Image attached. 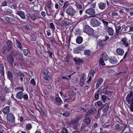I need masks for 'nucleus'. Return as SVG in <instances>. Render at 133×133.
<instances>
[{"label": "nucleus", "instance_id": "f257e3e1", "mask_svg": "<svg viewBox=\"0 0 133 133\" xmlns=\"http://www.w3.org/2000/svg\"><path fill=\"white\" fill-rule=\"evenodd\" d=\"M126 99L127 103L129 104H130L129 107V109L132 111L133 112V103L131 101L133 100V95L132 91H130L129 93L127 95Z\"/></svg>", "mask_w": 133, "mask_h": 133}, {"label": "nucleus", "instance_id": "f03ea898", "mask_svg": "<svg viewBox=\"0 0 133 133\" xmlns=\"http://www.w3.org/2000/svg\"><path fill=\"white\" fill-rule=\"evenodd\" d=\"M83 30L84 32L89 35H92L94 33L92 29L88 25H85L84 27Z\"/></svg>", "mask_w": 133, "mask_h": 133}, {"label": "nucleus", "instance_id": "7ed1b4c3", "mask_svg": "<svg viewBox=\"0 0 133 133\" xmlns=\"http://www.w3.org/2000/svg\"><path fill=\"white\" fill-rule=\"evenodd\" d=\"M7 121L12 124L15 122V117L14 115L11 113H8L6 116Z\"/></svg>", "mask_w": 133, "mask_h": 133}, {"label": "nucleus", "instance_id": "20e7f679", "mask_svg": "<svg viewBox=\"0 0 133 133\" xmlns=\"http://www.w3.org/2000/svg\"><path fill=\"white\" fill-rule=\"evenodd\" d=\"M76 12L75 10L71 6L69 7L66 10L67 14L71 16L74 15Z\"/></svg>", "mask_w": 133, "mask_h": 133}, {"label": "nucleus", "instance_id": "39448f33", "mask_svg": "<svg viewBox=\"0 0 133 133\" xmlns=\"http://www.w3.org/2000/svg\"><path fill=\"white\" fill-rule=\"evenodd\" d=\"M90 23L91 26L93 27L97 26L100 24L98 20L95 18H92L90 19Z\"/></svg>", "mask_w": 133, "mask_h": 133}, {"label": "nucleus", "instance_id": "423d86ee", "mask_svg": "<svg viewBox=\"0 0 133 133\" xmlns=\"http://www.w3.org/2000/svg\"><path fill=\"white\" fill-rule=\"evenodd\" d=\"M85 12L86 14L91 15L90 17L96 16L94 15L95 13V10L92 8H90L87 9L85 11Z\"/></svg>", "mask_w": 133, "mask_h": 133}, {"label": "nucleus", "instance_id": "0eeeda50", "mask_svg": "<svg viewBox=\"0 0 133 133\" xmlns=\"http://www.w3.org/2000/svg\"><path fill=\"white\" fill-rule=\"evenodd\" d=\"M118 58L117 56H114L109 58V61L110 63L113 64H115L118 62Z\"/></svg>", "mask_w": 133, "mask_h": 133}, {"label": "nucleus", "instance_id": "6e6552de", "mask_svg": "<svg viewBox=\"0 0 133 133\" xmlns=\"http://www.w3.org/2000/svg\"><path fill=\"white\" fill-rule=\"evenodd\" d=\"M75 64L77 65H79L83 64L84 62L81 59L78 57H75L73 58Z\"/></svg>", "mask_w": 133, "mask_h": 133}, {"label": "nucleus", "instance_id": "1a4fd4ad", "mask_svg": "<svg viewBox=\"0 0 133 133\" xmlns=\"http://www.w3.org/2000/svg\"><path fill=\"white\" fill-rule=\"evenodd\" d=\"M105 29L109 35L112 36L114 35V30L111 28L110 27H107Z\"/></svg>", "mask_w": 133, "mask_h": 133}, {"label": "nucleus", "instance_id": "9d476101", "mask_svg": "<svg viewBox=\"0 0 133 133\" xmlns=\"http://www.w3.org/2000/svg\"><path fill=\"white\" fill-rule=\"evenodd\" d=\"M15 73L17 74L18 76H19L21 77L20 79L21 81L22 82L23 81V78L25 76L24 74L19 71H17L15 72Z\"/></svg>", "mask_w": 133, "mask_h": 133}, {"label": "nucleus", "instance_id": "9b49d317", "mask_svg": "<svg viewBox=\"0 0 133 133\" xmlns=\"http://www.w3.org/2000/svg\"><path fill=\"white\" fill-rule=\"evenodd\" d=\"M80 117H77L75 119H72L70 122L71 124L77 125V124L78 121L79 120Z\"/></svg>", "mask_w": 133, "mask_h": 133}, {"label": "nucleus", "instance_id": "f8f14e48", "mask_svg": "<svg viewBox=\"0 0 133 133\" xmlns=\"http://www.w3.org/2000/svg\"><path fill=\"white\" fill-rule=\"evenodd\" d=\"M116 52L117 54L119 55H123L124 53V50L120 48H117L116 50Z\"/></svg>", "mask_w": 133, "mask_h": 133}, {"label": "nucleus", "instance_id": "ddd939ff", "mask_svg": "<svg viewBox=\"0 0 133 133\" xmlns=\"http://www.w3.org/2000/svg\"><path fill=\"white\" fill-rule=\"evenodd\" d=\"M2 111L4 115L7 114L10 111V107L9 106L4 107L2 110Z\"/></svg>", "mask_w": 133, "mask_h": 133}, {"label": "nucleus", "instance_id": "4468645a", "mask_svg": "<svg viewBox=\"0 0 133 133\" xmlns=\"http://www.w3.org/2000/svg\"><path fill=\"white\" fill-rule=\"evenodd\" d=\"M7 59L9 62L12 65V63H14V59L12 56L10 55L8 56L7 57Z\"/></svg>", "mask_w": 133, "mask_h": 133}, {"label": "nucleus", "instance_id": "2eb2a0df", "mask_svg": "<svg viewBox=\"0 0 133 133\" xmlns=\"http://www.w3.org/2000/svg\"><path fill=\"white\" fill-rule=\"evenodd\" d=\"M7 45L8 46L7 51L9 52L11 49V46L12 44V43L9 40L7 41Z\"/></svg>", "mask_w": 133, "mask_h": 133}, {"label": "nucleus", "instance_id": "dca6fc26", "mask_svg": "<svg viewBox=\"0 0 133 133\" xmlns=\"http://www.w3.org/2000/svg\"><path fill=\"white\" fill-rule=\"evenodd\" d=\"M24 93L22 91H21L17 93L16 94V97L18 99H21L22 98Z\"/></svg>", "mask_w": 133, "mask_h": 133}, {"label": "nucleus", "instance_id": "f3484780", "mask_svg": "<svg viewBox=\"0 0 133 133\" xmlns=\"http://www.w3.org/2000/svg\"><path fill=\"white\" fill-rule=\"evenodd\" d=\"M121 42H122V44L125 47H127L129 45L128 42L127 41V39L125 38H123L121 40Z\"/></svg>", "mask_w": 133, "mask_h": 133}, {"label": "nucleus", "instance_id": "a211bd4d", "mask_svg": "<svg viewBox=\"0 0 133 133\" xmlns=\"http://www.w3.org/2000/svg\"><path fill=\"white\" fill-rule=\"evenodd\" d=\"M106 4L102 2H101L98 4L99 8L102 10L104 9L106 7Z\"/></svg>", "mask_w": 133, "mask_h": 133}, {"label": "nucleus", "instance_id": "6ab92c4d", "mask_svg": "<svg viewBox=\"0 0 133 133\" xmlns=\"http://www.w3.org/2000/svg\"><path fill=\"white\" fill-rule=\"evenodd\" d=\"M82 48L80 47H77L75 48L73 50L74 52L75 53H79L82 50Z\"/></svg>", "mask_w": 133, "mask_h": 133}, {"label": "nucleus", "instance_id": "aec40b11", "mask_svg": "<svg viewBox=\"0 0 133 133\" xmlns=\"http://www.w3.org/2000/svg\"><path fill=\"white\" fill-rule=\"evenodd\" d=\"M17 14L19 15L22 19H24L25 18V16L24 12L22 11H18Z\"/></svg>", "mask_w": 133, "mask_h": 133}, {"label": "nucleus", "instance_id": "412c9836", "mask_svg": "<svg viewBox=\"0 0 133 133\" xmlns=\"http://www.w3.org/2000/svg\"><path fill=\"white\" fill-rule=\"evenodd\" d=\"M7 75L9 79H11L12 78H16L17 77L16 75L13 76L12 73L10 71H8Z\"/></svg>", "mask_w": 133, "mask_h": 133}, {"label": "nucleus", "instance_id": "4be33fe9", "mask_svg": "<svg viewBox=\"0 0 133 133\" xmlns=\"http://www.w3.org/2000/svg\"><path fill=\"white\" fill-rule=\"evenodd\" d=\"M103 81V79L102 78H101L98 79L96 85V87L97 88H98L102 83Z\"/></svg>", "mask_w": 133, "mask_h": 133}, {"label": "nucleus", "instance_id": "5701e85b", "mask_svg": "<svg viewBox=\"0 0 133 133\" xmlns=\"http://www.w3.org/2000/svg\"><path fill=\"white\" fill-rule=\"evenodd\" d=\"M83 38L80 36L77 37L76 39V43L78 44L81 43L83 41Z\"/></svg>", "mask_w": 133, "mask_h": 133}, {"label": "nucleus", "instance_id": "b1692460", "mask_svg": "<svg viewBox=\"0 0 133 133\" xmlns=\"http://www.w3.org/2000/svg\"><path fill=\"white\" fill-rule=\"evenodd\" d=\"M15 42L16 43V44L17 46L21 50H22L23 49V48L20 42L17 39H16Z\"/></svg>", "mask_w": 133, "mask_h": 133}, {"label": "nucleus", "instance_id": "393cba45", "mask_svg": "<svg viewBox=\"0 0 133 133\" xmlns=\"http://www.w3.org/2000/svg\"><path fill=\"white\" fill-rule=\"evenodd\" d=\"M17 55L19 58L22 61L24 60V59L23 57L22 53L19 51H17Z\"/></svg>", "mask_w": 133, "mask_h": 133}, {"label": "nucleus", "instance_id": "a878e982", "mask_svg": "<svg viewBox=\"0 0 133 133\" xmlns=\"http://www.w3.org/2000/svg\"><path fill=\"white\" fill-rule=\"evenodd\" d=\"M55 100L58 103L59 105H61L62 103V102L61 98L59 97H57L55 98Z\"/></svg>", "mask_w": 133, "mask_h": 133}, {"label": "nucleus", "instance_id": "bb28decb", "mask_svg": "<svg viewBox=\"0 0 133 133\" xmlns=\"http://www.w3.org/2000/svg\"><path fill=\"white\" fill-rule=\"evenodd\" d=\"M85 119L84 120V122L87 124H88L90 123L91 122V119L89 118H87L85 117Z\"/></svg>", "mask_w": 133, "mask_h": 133}, {"label": "nucleus", "instance_id": "cd10ccee", "mask_svg": "<svg viewBox=\"0 0 133 133\" xmlns=\"http://www.w3.org/2000/svg\"><path fill=\"white\" fill-rule=\"evenodd\" d=\"M75 100V98L72 99V97H69L68 98L65 99L64 102H65L66 101L68 102H71L72 101Z\"/></svg>", "mask_w": 133, "mask_h": 133}, {"label": "nucleus", "instance_id": "c85d7f7f", "mask_svg": "<svg viewBox=\"0 0 133 133\" xmlns=\"http://www.w3.org/2000/svg\"><path fill=\"white\" fill-rule=\"evenodd\" d=\"M0 71L3 75L4 74V65L3 64L0 65Z\"/></svg>", "mask_w": 133, "mask_h": 133}, {"label": "nucleus", "instance_id": "c756f323", "mask_svg": "<svg viewBox=\"0 0 133 133\" xmlns=\"http://www.w3.org/2000/svg\"><path fill=\"white\" fill-rule=\"evenodd\" d=\"M102 21L104 24V26L105 27V29L107 28V27H109V26H108V22L105 21L103 20H102Z\"/></svg>", "mask_w": 133, "mask_h": 133}, {"label": "nucleus", "instance_id": "7c9ffc66", "mask_svg": "<svg viewBox=\"0 0 133 133\" xmlns=\"http://www.w3.org/2000/svg\"><path fill=\"white\" fill-rule=\"evenodd\" d=\"M90 54L91 52L89 50H86L84 51V55L87 56H89L90 55Z\"/></svg>", "mask_w": 133, "mask_h": 133}, {"label": "nucleus", "instance_id": "2f4dec72", "mask_svg": "<svg viewBox=\"0 0 133 133\" xmlns=\"http://www.w3.org/2000/svg\"><path fill=\"white\" fill-rule=\"evenodd\" d=\"M104 94L108 96H109L110 97L112 95V92L111 91L107 90L105 92Z\"/></svg>", "mask_w": 133, "mask_h": 133}, {"label": "nucleus", "instance_id": "473e14b6", "mask_svg": "<svg viewBox=\"0 0 133 133\" xmlns=\"http://www.w3.org/2000/svg\"><path fill=\"white\" fill-rule=\"evenodd\" d=\"M23 52L24 54V55L25 56H27L29 53V51L27 49H24L23 50Z\"/></svg>", "mask_w": 133, "mask_h": 133}, {"label": "nucleus", "instance_id": "72a5a7b5", "mask_svg": "<svg viewBox=\"0 0 133 133\" xmlns=\"http://www.w3.org/2000/svg\"><path fill=\"white\" fill-rule=\"evenodd\" d=\"M93 110H91L88 111L85 114V117H86L87 116H88L93 114L94 113L93 111H92Z\"/></svg>", "mask_w": 133, "mask_h": 133}, {"label": "nucleus", "instance_id": "f704fd0d", "mask_svg": "<svg viewBox=\"0 0 133 133\" xmlns=\"http://www.w3.org/2000/svg\"><path fill=\"white\" fill-rule=\"evenodd\" d=\"M107 56H108L106 54L104 53L102 54V58L105 61H106L108 60Z\"/></svg>", "mask_w": 133, "mask_h": 133}, {"label": "nucleus", "instance_id": "c9c22d12", "mask_svg": "<svg viewBox=\"0 0 133 133\" xmlns=\"http://www.w3.org/2000/svg\"><path fill=\"white\" fill-rule=\"evenodd\" d=\"M31 19L34 21H35L37 19V18L34 14H31Z\"/></svg>", "mask_w": 133, "mask_h": 133}, {"label": "nucleus", "instance_id": "e433bc0d", "mask_svg": "<svg viewBox=\"0 0 133 133\" xmlns=\"http://www.w3.org/2000/svg\"><path fill=\"white\" fill-rule=\"evenodd\" d=\"M32 128V125L30 124H28L26 125V129L27 130H30Z\"/></svg>", "mask_w": 133, "mask_h": 133}, {"label": "nucleus", "instance_id": "4c0bfd02", "mask_svg": "<svg viewBox=\"0 0 133 133\" xmlns=\"http://www.w3.org/2000/svg\"><path fill=\"white\" fill-rule=\"evenodd\" d=\"M121 29V26L120 25H118L117 27L116 28V33L117 35H118L119 32Z\"/></svg>", "mask_w": 133, "mask_h": 133}, {"label": "nucleus", "instance_id": "58836bf2", "mask_svg": "<svg viewBox=\"0 0 133 133\" xmlns=\"http://www.w3.org/2000/svg\"><path fill=\"white\" fill-rule=\"evenodd\" d=\"M99 63L102 65L104 66L105 65V64L104 61L103 59L102 58H101L99 61Z\"/></svg>", "mask_w": 133, "mask_h": 133}, {"label": "nucleus", "instance_id": "ea45409f", "mask_svg": "<svg viewBox=\"0 0 133 133\" xmlns=\"http://www.w3.org/2000/svg\"><path fill=\"white\" fill-rule=\"evenodd\" d=\"M69 4V2L68 1L65 2L64 3L63 6V10H65L66 7Z\"/></svg>", "mask_w": 133, "mask_h": 133}, {"label": "nucleus", "instance_id": "a19ab883", "mask_svg": "<svg viewBox=\"0 0 133 133\" xmlns=\"http://www.w3.org/2000/svg\"><path fill=\"white\" fill-rule=\"evenodd\" d=\"M28 96L27 94H24L22 98L26 101H27L28 99Z\"/></svg>", "mask_w": 133, "mask_h": 133}, {"label": "nucleus", "instance_id": "79ce46f5", "mask_svg": "<svg viewBox=\"0 0 133 133\" xmlns=\"http://www.w3.org/2000/svg\"><path fill=\"white\" fill-rule=\"evenodd\" d=\"M61 133H69L68 132V131L67 129L64 128H63L61 132Z\"/></svg>", "mask_w": 133, "mask_h": 133}, {"label": "nucleus", "instance_id": "37998d69", "mask_svg": "<svg viewBox=\"0 0 133 133\" xmlns=\"http://www.w3.org/2000/svg\"><path fill=\"white\" fill-rule=\"evenodd\" d=\"M68 25V24L67 22L66 21L62 22L61 24V26H65Z\"/></svg>", "mask_w": 133, "mask_h": 133}, {"label": "nucleus", "instance_id": "c03bdc74", "mask_svg": "<svg viewBox=\"0 0 133 133\" xmlns=\"http://www.w3.org/2000/svg\"><path fill=\"white\" fill-rule=\"evenodd\" d=\"M95 73V72L94 70H91L89 73L90 74V77H91V78L93 77L94 76V74Z\"/></svg>", "mask_w": 133, "mask_h": 133}, {"label": "nucleus", "instance_id": "a18cd8bd", "mask_svg": "<svg viewBox=\"0 0 133 133\" xmlns=\"http://www.w3.org/2000/svg\"><path fill=\"white\" fill-rule=\"evenodd\" d=\"M103 41L100 40L99 42L97 43V44L98 45L100 46H102L103 45Z\"/></svg>", "mask_w": 133, "mask_h": 133}, {"label": "nucleus", "instance_id": "49530a36", "mask_svg": "<svg viewBox=\"0 0 133 133\" xmlns=\"http://www.w3.org/2000/svg\"><path fill=\"white\" fill-rule=\"evenodd\" d=\"M70 115V113L66 111L63 114V115L65 116V117H68Z\"/></svg>", "mask_w": 133, "mask_h": 133}, {"label": "nucleus", "instance_id": "de8ad7c7", "mask_svg": "<svg viewBox=\"0 0 133 133\" xmlns=\"http://www.w3.org/2000/svg\"><path fill=\"white\" fill-rule=\"evenodd\" d=\"M7 49V48L6 46H4L2 48L3 53L4 54L5 53Z\"/></svg>", "mask_w": 133, "mask_h": 133}, {"label": "nucleus", "instance_id": "09e8293b", "mask_svg": "<svg viewBox=\"0 0 133 133\" xmlns=\"http://www.w3.org/2000/svg\"><path fill=\"white\" fill-rule=\"evenodd\" d=\"M97 105L100 107H101L103 105L102 102L100 100L97 101Z\"/></svg>", "mask_w": 133, "mask_h": 133}, {"label": "nucleus", "instance_id": "8fccbe9b", "mask_svg": "<svg viewBox=\"0 0 133 133\" xmlns=\"http://www.w3.org/2000/svg\"><path fill=\"white\" fill-rule=\"evenodd\" d=\"M31 84L34 85H35L36 84L35 81L34 79H32L30 81Z\"/></svg>", "mask_w": 133, "mask_h": 133}, {"label": "nucleus", "instance_id": "3c124183", "mask_svg": "<svg viewBox=\"0 0 133 133\" xmlns=\"http://www.w3.org/2000/svg\"><path fill=\"white\" fill-rule=\"evenodd\" d=\"M16 90H21L22 91H24V89L23 88V87H17L15 88V89Z\"/></svg>", "mask_w": 133, "mask_h": 133}, {"label": "nucleus", "instance_id": "603ef678", "mask_svg": "<svg viewBox=\"0 0 133 133\" xmlns=\"http://www.w3.org/2000/svg\"><path fill=\"white\" fill-rule=\"evenodd\" d=\"M31 40L32 41H35L36 39V37L34 35H32L31 36Z\"/></svg>", "mask_w": 133, "mask_h": 133}, {"label": "nucleus", "instance_id": "864d4df0", "mask_svg": "<svg viewBox=\"0 0 133 133\" xmlns=\"http://www.w3.org/2000/svg\"><path fill=\"white\" fill-rule=\"evenodd\" d=\"M109 105H108V104L107 105V106L105 107L104 109L103 110V112H106L108 110V109L109 108Z\"/></svg>", "mask_w": 133, "mask_h": 133}, {"label": "nucleus", "instance_id": "5fc2aeb1", "mask_svg": "<svg viewBox=\"0 0 133 133\" xmlns=\"http://www.w3.org/2000/svg\"><path fill=\"white\" fill-rule=\"evenodd\" d=\"M50 27L52 28L53 30H55V27L53 23H50Z\"/></svg>", "mask_w": 133, "mask_h": 133}, {"label": "nucleus", "instance_id": "6e6d98bb", "mask_svg": "<svg viewBox=\"0 0 133 133\" xmlns=\"http://www.w3.org/2000/svg\"><path fill=\"white\" fill-rule=\"evenodd\" d=\"M85 83V80H80L79 83L80 86L82 87H83Z\"/></svg>", "mask_w": 133, "mask_h": 133}, {"label": "nucleus", "instance_id": "4d7b16f0", "mask_svg": "<svg viewBox=\"0 0 133 133\" xmlns=\"http://www.w3.org/2000/svg\"><path fill=\"white\" fill-rule=\"evenodd\" d=\"M44 78L46 81H49L50 79V77L49 75H47L44 76Z\"/></svg>", "mask_w": 133, "mask_h": 133}, {"label": "nucleus", "instance_id": "13d9d810", "mask_svg": "<svg viewBox=\"0 0 133 133\" xmlns=\"http://www.w3.org/2000/svg\"><path fill=\"white\" fill-rule=\"evenodd\" d=\"M45 10L46 12L47 15L48 16H50L51 14L50 10H49L48 11H48L46 9H45Z\"/></svg>", "mask_w": 133, "mask_h": 133}, {"label": "nucleus", "instance_id": "bf43d9fd", "mask_svg": "<svg viewBox=\"0 0 133 133\" xmlns=\"http://www.w3.org/2000/svg\"><path fill=\"white\" fill-rule=\"evenodd\" d=\"M49 71L47 70H44L43 72V73L44 75H47L49 73Z\"/></svg>", "mask_w": 133, "mask_h": 133}, {"label": "nucleus", "instance_id": "052dcab7", "mask_svg": "<svg viewBox=\"0 0 133 133\" xmlns=\"http://www.w3.org/2000/svg\"><path fill=\"white\" fill-rule=\"evenodd\" d=\"M101 98L102 100L104 102H105V101L106 99V97L105 96L103 95L102 96Z\"/></svg>", "mask_w": 133, "mask_h": 133}, {"label": "nucleus", "instance_id": "680f3d73", "mask_svg": "<svg viewBox=\"0 0 133 133\" xmlns=\"http://www.w3.org/2000/svg\"><path fill=\"white\" fill-rule=\"evenodd\" d=\"M2 4L3 6H6L7 5V3L5 1H4L2 2Z\"/></svg>", "mask_w": 133, "mask_h": 133}, {"label": "nucleus", "instance_id": "e2e57ef3", "mask_svg": "<svg viewBox=\"0 0 133 133\" xmlns=\"http://www.w3.org/2000/svg\"><path fill=\"white\" fill-rule=\"evenodd\" d=\"M98 91H97V93L95 94V97L96 99H98L99 97V94L98 92ZM99 91H98L99 92Z\"/></svg>", "mask_w": 133, "mask_h": 133}, {"label": "nucleus", "instance_id": "0e129e2a", "mask_svg": "<svg viewBox=\"0 0 133 133\" xmlns=\"http://www.w3.org/2000/svg\"><path fill=\"white\" fill-rule=\"evenodd\" d=\"M47 6L49 9H50L51 7V5L50 2H48L47 4Z\"/></svg>", "mask_w": 133, "mask_h": 133}, {"label": "nucleus", "instance_id": "69168bd1", "mask_svg": "<svg viewBox=\"0 0 133 133\" xmlns=\"http://www.w3.org/2000/svg\"><path fill=\"white\" fill-rule=\"evenodd\" d=\"M41 15L43 17H45L46 16V13L45 11H42L41 13Z\"/></svg>", "mask_w": 133, "mask_h": 133}, {"label": "nucleus", "instance_id": "338daca9", "mask_svg": "<svg viewBox=\"0 0 133 133\" xmlns=\"http://www.w3.org/2000/svg\"><path fill=\"white\" fill-rule=\"evenodd\" d=\"M48 52L51 57H52V52L49 50H48Z\"/></svg>", "mask_w": 133, "mask_h": 133}, {"label": "nucleus", "instance_id": "774afa93", "mask_svg": "<svg viewBox=\"0 0 133 133\" xmlns=\"http://www.w3.org/2000/svg\"><path fill=\"white\" fill-rule=\"evenodd\" d=\"M84 75H82L80 79V80H85V79H84Z\"/></svg>", "mask_w": 133, "mask_h": 133}]
</instances>
